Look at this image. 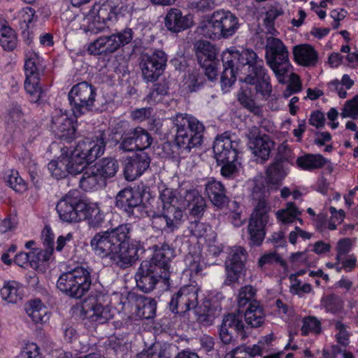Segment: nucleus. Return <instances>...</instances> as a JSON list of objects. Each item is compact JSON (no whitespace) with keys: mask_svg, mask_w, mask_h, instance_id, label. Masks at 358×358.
Returning a JSON list of instances; mask_svg holds the SVG:
<instances>
[{"mask_svg":"<svg viewBox=\"0 0 358 358\" xmlns=\"http://www.w3.org/2000/svg\"><path fill=\"white\" fill-rule=\"evenodd\" d=\"M223 71L221 75L222 89L231 87L240 73L246 74L241 79L245 84L255 85L257 94L267 99L272 92V86L264 60L252 50L241 51L227 49L222 52Z\"/></svg>","mask_w":358,"mask_h":358,"instance_id":"f257e3e1","label":"nucleus"},{"mask_svg":"<svg viewBox=\"0 0 358 358\" xmlns=\"http://www.w3.org/2000/svg\"><path fill=\"white\" fill-rule=\"evenodd\" d=\"M131 224H121L109 231L96 234L90 241L94 253L101 258H108L118 266L127 267L139 258L145 250L144 243L134 240L129 243Z\"/></svg>","mask_w":358,"mask_h":358,"instance_id":"f03ea898","label":"nucleus"},{"mask_svg":"<svg viewBox=\"0 0 358 358\" xmlns=\"http://www.w3.org/2000/svg\"><path fill=\"white\" fill-rule=\"evenodd\" d=\"M268 195V190L264 186L257 184L252 189V196L256 203L247 228L250 244L252 245L259 246L264 239L265 227L268 221V212L271 209L267 201Z\"/></svg>","mask_w":358,"mask_h":358,"instance_id":"7ed1b4c3","label":"nucleus"},{"mask_svg":"<svg viewBox=\"0 0 358 358\" xmlns=\"http://www.w3.org/2000/svg\"><path fill=\"white\" fill-rule=\"evenodd\" d=\"M176 127L175 143L181 152L189 153L193 148L203 142L204 125L195 117L178 113L173 118Z\"/></svg>","mask_w":358,"mask_h":358,"instance_id":"20e7f679","label":"nucleus"},{"mask_svg":"<svg viewBox=\"0 0 358 358\" xmlns=\"http://www.w3.org/2000/svg\"><path fill=\"white\" fill-rule=\"evenodd\" d=\"M239 28L238 18L229 10L219 9L210 17L200 22L197 31L205 38L212 40L228 38Z\"/></svg>","mask_w":358,"mask_h":358,"instance_id":"39448f33","label":"nucleus"},{"mask_svg":"<svg viewBox=\"0 0 358 358\" xmlns=\"http://www.w3.org/2000/svg\"><path fill=\"white\" fill-rule=\"evenodd\" d=\"M92 271L87 266H78L64 272L57 279V289L71 298H82L92 285Z\"/></svg>","mask_w":358,"mask_h":358,"instance_id":"423d86ee","label":"nucleus"},{"mask_svg":"<svg viewBox=\"0 0 358 358\" xmlns=\"http://www.w3.org/2000/svg\"><path fill=\"white\" fill-rule=\"evenodd\" d=\"M265 59L280 83H283L291 64L289 52L282 41L275 37H268L265 46Z\"/></svg>","mask_w":358,"mask_h":358,"instance_id":"0eeeda50","label":"nucleus"},{"mask_svg":"<svg viewBox=\"0 0 358 358\" xmlns=\"http://www.w3.org/2000/svg\"><path fill=\"white\" fill-rule=\"evenodd\" d=\"M40 62V57L35 52L28 51L26 53L24 66L25 73L24 87L31 103H39L44 94L39 85Z\"/></svg>","mask_w":358,"mask_h":358,"instance_id":"6e6552de","label":"nucleus"},{"mask_svg":"<svg viewBox=\"0 0 358 358\" xmlns=\"http://www.w3.org/2000/svg\"><path fill=\"white\" fill-rule=\"evenodd\" d=\"M96 96V89L92 84L83 81L73 85L68 94L73 115L78 117L91 111Z\"/></svg>","mask_w":358,"mask_h":358,"instance_id":"1a4fd4ad","label":"nucleus"},{"mask_svg":"<svg viewBox=\"0 0 358 358\" xmlns=\"http://www.w3.org/2000/svg\"><path fill=\"white\" fill-rule=\"evenodd\" d=\"M124 6H113L110 3H94L85 15L90 31L98 33L102 31L108 21L115 20L123 10Z\"/></svg>","mask_w":358,"mask_h":358,"instance_id":"9d476101","label":"nucleus"},{"mask_svg":"<svg viewBox=\"0 0 358 358\" xmlns=\"http://www.w3.org/2000/svg\"><path fill=\"white\" fill-rule=\"evenodd\" d=\"M86 203L80 196V193L70 191L57 204L56 210L61 220L66 222H79L84 217L83 210Z\"/></svg>","mask_w":358,"mask_h":358,"instance_id":"9b49d317","label":"nucleus"},{"mask_svg":"<svg viewBox=\"0 0 358 358\" xmlns=\"http://www.w3.org/2000/svg\"><path fill=\"white\" fill-rule=\"evenodd\" d=\"M197 60L204 71V74L209 80L213 81L217 76L219 60L217 59V51L211 43L200 40L194 45Z\"/></svg>","mask_w":358,"mask_h":358,"instance_id":"f8f14e48","label":"nucleus"},{"mask_svg":"<svg viewBox=\"0 0 358 358\" xmlns=\"http://www.w3.org/2000/svg\"><path fill=\"white\" fill-rule=\"evenodd\" d=\"M165 281L169 279V274H166L150 262L143 261L135 275L137 287L144 292L152 291L159 280Z\"/></svg>","mask_w":358,"mask_h":358,"instance_id":"ddd939ff","label":"nucleus"},{"mask_svg":"<svg viewBox=\"0 0 358 358\" xmlns=\"http://www.w3.org/2000/svg\"><path fill=\"white\" fill-rule=\"evenodd\" d=\"M105 147L104 134L100 132L93 138L80 141L71 154L90 164L103 154Z\"/></svg>","mask_w":358,"mask_h":358,"instance_id":"4468645a","label":"nucleus"},{"mask_svg":"<svg viewBox=\"0 0 358 358\" xmlns=\"http://www.w3.org/2000/svg\"><path fill=\"white\" fill-rule=\"evenodd\" d=\"M167 62V56L163 50H156L152 54L143 55L140 66L143 79L153 83L164 72Z\"/></svg>","mask_w":358,"mask_h":358,"instance_id":"2eb2a0df","label":"nucleus"},{"mask_svg":"<svg viewBox=\"0 0 358 358\" xmlns=\"http://www.w3.org/2000/svg\"><path fill=\"white\" fill-rule=\"evenodd\" d=\"M246 250L241 246L229 248L228 256L224 262L226 279L224 284L230 285L238 280L245 268Z\"/></svg>","mask_w":358,"mask_h":358,"instance_id":"dca6fc26","label":"nucleus"},{"mask_svg":"<svg viewBox=\"0 0 358 358\" xmlns=\"http://www.w3.org/2000/svg\"><path fill=\"white\" fill-rule=\"evenodd\" d=\"M169 304L173 313H185L195 308L198 304L197 289L193 285L181 287L172 296Z\"/></svg>","mask_w":358,"mask_h":358,"instance_id":"f3484780","label":"nucleus"},{"mask_svg":"<svg viewBox=\"0 0 358 358\" xmlns=\"http://www.w3.org/2000/svg\"><path fill=\"white\" fill-rule=\"evenodd\" d=\"M50 128L56 136L68 142L76 136V128L72 118L66 110L63 111L62 109H55L53 111Z\"/></svg>","mask_w":358,"mask_h":358,"instance_id":"a211bd4d","label":"nucleus"},{"mask_svg":"<svg viewBox=\"0 0 358 358\" xmlns=\"http://www.w3.org/2000/svg\"><path fill=\"white\" fill-rule=\"evenodd\" d=\"M104 299V295L90 299L83 307L85 318L98 324L107 322L112 317V313L110 308L107 304H103Z\"/></svg>","mask_w":358,"mask_h":358,"instance_id":"6ab92c4d","label":"nucleus"},{"mask_svg":"<svg viewBox=\"0 0 358 358\" xmlns=\"http://www.w3.org/2000/svg\"><path fill=\"white\" fill-rule=\"evenodd\" d=\"M240 141L224 133L215 138L213 150L217 163L226 162L227 159L236 160Z\"/></svg>","mask_w":358,"mask_h":358,"instance_id":"aec40b11","label":"nucleus"},{"mask_svg":"<svg viewBox=\"0 0 358 358\" xmlns=\"http://www.w3.org/2000/svg\"><path fill=\"white\" fill-rule=\"evenodd\" d=\"M150 158L146 152L136 153L127 158L124 162V174L129 181L141 176L150 166Z\"/></svg>","mask_w":358,"mask_h":358,"instance_id":"412c9836","label":"nucleus"},{"mask_svg":"<svg viewBox=\"0 0 358 358\" xmlns=\"http://www.w3.org/2000/svg\"><path fill=\"white\" fill-rule=\"evenodd\" d=\"M184 189H174L169 188L165 185L160 187L159 199L162 202V210L176 211L180 214V217H183L182 210V199L185 196Z\"/></svg>","mask_w":358,"mask_h":358,"instance_id":"4be33fe9","label":"nucleus"},{"mask_svg":"<svg viewBox=\"0 0 358 358\" xmlns=\"http://www.w3.org/2000/svg\"><path fill=\"white\" fill-rule=\"evenodd\" d=\"M141 202L138 194L131 189L124 188L116 196V206L124 210L129 216H138L136 210H140Z\"/></svg>","mask_w":358,"mask_h":358,"instance_id":"5701e85b","label":"nucleus"},{"mask_svg":"<svg viewBox=\"0 0 358 358\" xmlns=\"http://www.w3.org/2000/svg\"><path fill=\"white\" fill-rule=\"evenodd\" d=\"M182 217L176 211L164 210L162 214L152 216V225L154 228L166 232H173L178 229L182 223Z\"/></svg>","mask_w":358,"mask_h":358,"instance_id":"b1692460","label":"nucleus"},{"mask_svg":"<svg viewBox=\"0 0 358 358\" xmlns=\"http://www.w3.org/2000/svg\"><path fill=\"white\" fill-rule=\"evenodd\" d=\"M205 192L210 202L217 208H223L228 202L224 185L215 178H210L205 184Z\"/></svg>","mask_w":358,"mask_h":358,"instance_id":"393cba45","label":"nucleus"},{"mask_svg":"<svg viewBox=\"0 0 358 358\" xmlns=\"http://www.w3.org/2000/svg\"><path fill=\"white\" fill-rule=\"evenodd\" d=\"M148 248L154 250V255L151 259L146 261L156 264L157 267L162 268L163 272L169 274V262L173 257V250L164 243L160 245L157 244L152 246L149 245Z\"/></svg>","mask_w":358,"mask_h":358,"instance_id":"a878e982","label":"nucleus"},{"mask_svg":"<svg viewBox=\"0 0 358 358\" xmlns=\"http://www.w3.org/2000/svg\"><path fill=\"white\" fill-rule=\"evenodd\" d=\"M182 208L189 207L190 214L194 217H201L203 215L206 203L204 198L195 189H185L184 199H182Z\"/></svg>","mask_w":358,"mask_h":358,"instance_id":"bb28decb","label":"nucleus"},{"mask_svg":"<svg viewBox=\"0 0 358 358\" xmlns=\"http://www.w3.org/2000/svg\"><path fill=\"white\" fill-rule=\"evenodd\" d=\"M132 38L133 31L129 28L110 36H103L105 55L115 52L121 46L129 43Z\"/></svg>","mask_w":358,"mask_h":358,"instance_id":"cd10ccee","label":"nucleus"},{"mask_svg":"<svg viewBox=\"0 0 358 358\" xmlns=\"http://www.w3.org/2000/svg\"><path fill=\"white\" fill-rule=\"evenodd\" d=\"M192 17L183 16L182 12L177 8H171L165 17V26L171 31L178 33L185 30L192 24Z\"/></svg>","mask_w":358,"mask_h":358,"instance_id":"c85d7f7f","label":"nucleus"},{"mask_svg":"<svg viewBox=\"0 0 358 358\" xmlns=\"http://www.w3.org/2000/svg\"><path fill=\"white\" fill-rule=\"evenodd\" d=\"M275 143L268 135H262L261 138L255 140L254 143L249 145L252 154L256 157V162L263 164L269 158Z\"/></svg>","mask_w":358,"mask_h":358,"instance_id":"c756f323","label":"nucleus"},{"mask_svg":"<svg viewBox=\"0 0 358 358\" xmlns=\"http://www.w3.org/2000/svg\"><path fill=\"white\" fill-rule=\"evenodd\" d=\"M243 312L245 322L252 328L259 327L264 323L265 313L259 301L250 303Z\"/></svg>","mask_w":358,"mask_h":358,"instance_id":"7c9ffc66","label":"nucleus"},{"mask_svg":"<svg viewBox=\"0 0 358 358\" xmlns=\"http://www.w3.org/2000/svg\"><path fill=\"white\" fill-rule=\"evenodd\" d=\"M136 314L143 319H150L155 317L157 309V302L155 299L143 295L135 296Z\"/></svg>","mask_w":358,"mask_h":358,"instance_id":"2f4dec72","label":"nucleus"},{"mask_svg":"<svg viewBox=\"0 0 358 358\" xmlns=\"http://www.w3.org/2000/svg\"><path fill=\"white\" fill-rule=\"evenodd\" d=\"M240 104L255 115H262V109L255 101L254 94L250 87H241L237 94Z\"/></svg>","mask_w":358,"mask_h":358,"instance_id":"473e14b6","label":"nucleus"},{"mask_svg":"<svg viewBox=\"0 0 358 358\" xmlns=\"http://www.w3.org/2000/svg\"><path fill=\"white\" fill-rule=\"evenodd\" d=\"M79 185L85 191L96 190L104 187L106 182L92 166L83 173L79 180Z\"/></svg>","mask_w":358,"mask_h":358,"instance_id":"72a5a7b5","label":"nucleus"},{"mask_svg":"<svg viewBox=\"0 0 358 358\" xmlns=\"http://www.w3.org/2000/svg\"><path fill=\"white\" fill-rule=\"evenodd\" d=\"M93 169L98 173V175L106 182L107 179L111 178L116 175L119 169V164L115 158L105 157L93 165Z\"/></svg>","mask_w":358,"mask_h":358,"instance_id":"f704fd0d","label":"nucleus"},{"mask_svg":"<svg viewBox=\"0 0 358 358\" xmlns=\"http://www.w3.org/2000/svg\"><path fill=\"white\" fill-rule=\"evenodd\" d=\"M25 311L35 323L45 322L49 319L47 308L39 299L29 301L25 305Z\"/></svg>","mask_w":358,"mask_h":358,"instance_id":"c9c22d12","label":"nucleus"},{"mask_svg":"<svg viewBox=\"0 0 358 358\" xmlns=\"http://www.w3.org/2000/svg\"><path fill=\"white\" fill-rule=\"evenodd\" d=\"M2 299L15 303L22 299V287L15 280L6 281L0 291Z\"/></svg>","mask_w":358,"mask_h":358,"instance_id":"e433bc0d","label":"nucleus"},{"mask_svg":"<svg viewBox=\"0 0 358 358\" xmlns=\"http://www.w3.org/2000/svg\"><path fill=\"white\" fill-rule=\"evenodd\" d=\"M294 61L301 66H308L313 63V47L308 44H299L293 47Z\"/></svg>","mask_w":358,"mask_h":358,"instance_id":"4c0bfd02","label":"nucleus"},{"mask_svg":"<svg viewBox=\"0 0 358 358\" xmlns=\"http://www.w3.org/2000/svg\"><path fill=\"white\" fill-rule=\"evenodd\" d=\"M84 214L82 220H87L90 227L96 228L104 222L103 213L96 203H86V208L83 210Z\"/></svg>","mask_w":358,"mask_h":358,"instance_id":"58836bf2","label":"nucleus"},{"mask_svg":"<svg viewBox=\"0 0 358 358\" xmlns=\"http://www.w3.org/2000/svg\"><path fill=\"white\" fill-rule=\"evenodd\" d=\"M277 219L283 224H290L298 220L302 224V220L299 217L301 211L293 202H287L285 208L278 210L276 213Z\"/></svg>","mask_w":358,"mask_h":358,"instance_id":"ea45409f","label":"nucleus"},{"mask_svg":"<svg viewBox=\"0 0 358 358\" xmlns=\"http://www.w3.org/2000/svg\"><path fill=\"white\" fill-rule=\"evenodd\" d=\"M241 312L236 313H229L224 316L222 323L224 327L234 329L239 333L243 338L245 337L246 331L245 330V324L243 322V315Z\"/></svg>","mask_w":358,"mask_h":358,"instance_id":"a19ab883","label":"nucleus"},{"mask_svg":"<svg viewBox=\"0 0 358 358\" xmlns=\"http://www.w3.org/2000/svg\"><path fill=\"white\" fill-rule=\"evenodd\" d=\"M17 44V38L15 31L8 27H3L0 30V45L8 51L13 50Z\"/></svg>","mask_w":358,"mask_h":358,"instance_id":"79ce46f5","label":"nucleus"},{"mask_svg":"<svg viewBox=\"0 0 358 358\" xmlns=\"http://www.w3.org/2000/svg\"><path fill=\"white\" fill-rule=\"evenodd\" d=\"M287 175L282 167V162L277 160L273 162L266 169V176L269 183L275 185L280 182Z\"/></svg>","mask_w":358,"mask_h":358,"instance_id":"37998d69","label":"nucleus"},{"mask_svg":"<svg viewBox=\"0 0 358 358\" xmlns=\"http://www.w3.org/2000/svg\"><path fill=\"white\" fill-rule=\"evenodd\" d=\"M48 169L52 176L57 180L66 178L69 174L66 157L50 162L48 164Z\"/></svg>","mask_w":358,"mask_h":358,"instance_id":"c03bdc74","label":"nucleus"},{"mask_svg":"<svg viewBox=\"0 0 358 358\" xmlns=\"http://www.w3.org/2000/svg\"><path fill=\"white\" fill-rule=\"evenodd\" d=\"M255 294V289L250 285H246L240 289L237 299L238 312L243 313L246 306L250 305L253 301H257L254 299Z\"/></svg>","mask_w":358,"mask_h":358,"instance_id":"a18cd8bd","label":"nucleus"},{"mask_svg":"<svg viewBox=\"0 0 358 358\" xmlns=\"http://www.w3.org/2000/svg\"><path fill=\"white\" fill-rule=\"evenodd\" d=\"M41 239L44 246L43 260L48 261L52 255L55 244V236L50 227H44L41 234Z\"/></svg>","mask_w":358,"mask_h":358,"instance_id":"49530a36","label":"nucleus"},{"mask_svg":"<svg viewBox=\"0 0 358 358\" xmlns=\"http://www.w3.org/2000/svg\"><path fill=\"white\" fill-rule=\"evenodd\" d=\"M321 306L328 312L336 313L343 308V301L339 296L330 294L322 298Z\"/></svg>","mask_w":358,"mask_h":358,"instance_id":"de8ad7c7","label":"nucleus"},{"mask_svg":"<svg viewBox=\"0 0 358 358\" xmlns=\"http://www.w3.org/2000/svg\"><path fill=\"white\" fill-rule=\"evenodd\" d=\"M169 86L166 83L155 84L147 95L145 99L150 104H155L162 101L164 96L168 94Z\"/></svg>","mask_w":358,"mask_h":358,"instance_id":"09e8293b","label":"nucleus"},{"mask_svg":"<svg viewBox=\"0 0 358 358\" xmlns=\"http://www.w3.org/2000/svg\"><path fill=\"white\" fill-rule=\"evenodd\" d=\"M132 131L139 150L148 148L151 145L153 139L146 129L138 127L132 129Z\"/></svg>","mask_w":358,"mask_h":358,"instance_id":"8fccbe9b","label":"nucleus"},{"mask_svg":"<svg viewBox=\"0 0 358 358\" xmlns=\"http://www.w3.org/2000/svg\"><path fill=\"white\" fill-rule=\"evenodd\" d=\"M8 185L14 191L18 193L24 192L27 189V184L16 170H10L6 176Z\"/></svg>","mask_w":358,"mask_h":358,"instance_id":"3c124183","label":"nucleus"},{"mask_svg":"<svg viewBox=\"0 0 358 358\" xmlns=\"http://www.w3.org/2000/svg\"><path fill=\"white\" fill-rule=\"evenodd\" d=\"M190 234L196 238H207L210 233L212 232V228L210 225L199 221L192 222L188 227Z\"/></svg>","mask_w":358,"mask_h":358,"instance_id":"603ef678","label":"nucleus"},{"mask_svg":"<svg viewBox=\"0 0 358 358\" xmlns=\"http://www.w3.org/2000/svg\"><path fill=\"white\" fill-rule=\"evenodd\" d=\"M341 115L343 118L350 117L353 120L358 119V94L351 100L347 101Z\"/></svg>","mask_w":358,"mask_h":358,"instance_id":"864d4df0","label":"nucleus"},{"mask_svg":"<svg viewBox=\"0 0 358 358\" xmlns=\"http://www.w3.org/2000/svg\"><path fill=\"white\" fill-rule=\"evenodd\" d=\"M278 263L285 270H287V265L286 262L276 252H269L262 255L258 262L260 267L264 266L266 264H272Z\"/></svg>","mask_w":358,"mask_h":358,"instance_id":"5fc2aeb1","label":"nucleus"},{"mask_svg":"<svg viewBox=\"0 0 358 358\" xmlns=\"http://www.w3.org/2000/svg\"><path fill=\"white\" fill-rule=\"evenodd\" d=\"M119 149L123 152H132L138 150L132 129L124 133L122 136Z\"/></svg>","mask_w":358,"mask_h":358,"instance_id":"6e6d98bb","label":"nucleus"},{"mask_svg":"<svg viewBox=\"0 0 358 358\" xmlns=\"http://www.w3.org/2000/svg\"><path fill=\"white\" fill-rule=\"evenodd\" d=\"M68 160V173L71 175H77L83 171L88 163L83 160H78V157L71 154L69 157H66Z\"/></svg>","mask_w":358,"mask_h":358,"instance_id":"4d7b16f0","label":"nucleus"},{"mask_svg":"<svg viewBox=\"0 0 358 358\" xmlns=\"http://www.w3.org/2000/svg\"><path fill=\"white\" fill-rule=\"evenodd\" d=\"M205 76H206L196 72H193L189 74L187 81L189 90L190 92L199 90L205 83Z\"/></svg>","mask_w":358,"mask_h":358,"instance_id":"13d9d810","label":"nucleus"},{"mask_svg":"<svg viewBox=\"0 0 358 358\" xmlns=\"http://www.w3.org/2000/svg\"><path fill=\"white\" fill-rule=\"evenodd\" d=\"M335 328L338 333L336 334V341L341 345L346 347L350 342V333L347 326L340 321L335 323Z\"/></svg>","mask_w":358,"mask_h":358,"instance_id":"bf43d9fd","label":"nucleus"},{"mask_svg":"<svg viewBox=\"0 0 358 358\" xmlns=\"http://www.w3.org/2000/svg\"><path fill=\"white\" fill-rule=\"evenodd\" d=\"M185 264L191 273L200 274L203 271V264L201 262V257L189 254L185 257Z\"/></svg>","mask_w":358,"mask_h":358,"instance_id":"052dcab7","label":"nucleus"},{"mask_svg":"<svg viewBox=\"0 0 358 358\" xmlns=\"http://www.w3.org/2000/svg\"><path fill=\"white\" fill-rule=\"evenodd\" d=\"M236 160L227 159L226 162H220L218 164H222L221 174L223 177L231 178L238 172Z\"/></svg>","mask_w":358,"mask_h":358,"instance_id":"680f3d73","label":"nucleus"},{"mask_svg":"<svg viewBox=\"0 0 358 358\" xmlns=\"http://www.w3.org/2000/svg\"><path fill=\"white\" fill-rule=\"evenodd\" d=\"M282 13L281 10L271 7L266 12L264 18V24L267 27L268 31L272 33L271 31L274 29V21L275 19Z\"/></svg>","mask_w":358,"mask_h":358,"instance_id":"e2e57ef3","label":"nucleus"},{"mask_svg":"<svg viewBox=\"0 0 358 358\" xmlns=\"http://www.w3.org/2000/svg\"><path fill=\"white\" fill-rule=\"evenodd\" d=\"M331 140V136L329 132H318L315 134V144L321 147L325 145L324 152H330L333 150L331 144L326 145L327 143Z\"/></svg>","mask_w":358,"mask_h":358,"instance_id":"0e129e2a","label":"nucleus"},{"mask_svg":"<svg viewBox=\"0 0 358 358\" xmlns=\"http://www.w3.org/2000/svg\"><path fill=\"white\" fill-rule=\"evenodd\" d=\"M35 10L31 7L23 8L19 12V17L22 22H23L27 28H29V25L37 20V16L35 15Z\"/></svg>","mask_w":358,"mask_h":358,"instance_id":"69168bd1","label":"nucleus"},{"mask_svg":"<svg viewBox=\"0 0 358 358\" xmlns=\"http://www.w3.org/2000/svg\"><path fill=\"white\" fill-rule=\"evenodd\" d=\"M9 120L17 124L24 120V113L21 106L16 103H13L9 109Z\"/></svg>","mask_w":358,"mask_h":358,"instance_id":"338daca9","label":"nucleus"},{"mask_svg":"<svg viewBox=\"0 0 358 358\" xmlns=\"http://www.w3.org/2000/svg\"><path fill=\"white\" fill-rule=\"evenodd\" d=\"M351 249V241L350 238H344L338 241L337 246L336 260L341 261L342 257L346 255Z\"/></svg>","mask_w":358,"mask_h":358,"instance_id":"774afa93","label":"nucleus"}]
</instances>
